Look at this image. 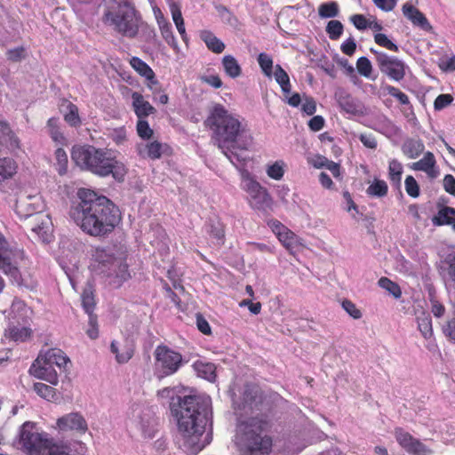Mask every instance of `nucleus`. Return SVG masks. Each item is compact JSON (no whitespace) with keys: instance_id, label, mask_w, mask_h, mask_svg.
I'll list each match as a JSON object with an SVG mask.
<instances>
[{"instance_id":"obj_41","label":"nucleus","mask_w":455,"mask_h":455,"mask_svg":"<svg viewBox=\"0 0 455 455\" xmlns=\"http://www.w3.org/2000/svg\"><path fill=\"white\" fill-rule=\"evenodd\" d=\"M343 28V24L339 20H331L326 26V33L328 34L330 39L337 40L342 35Z\"/></svg>"},{"instance_id":"obj_23","label":"nucleus","mask_w":455,"mask_h":455,"mask_svg":"<svg viewBox=\"0 0 455 455\" xmlns=\"http://www.w3.org/2000/svg\"><path fill=\"white\" fill-rule=\"evenodd\" d=\"M110 351L115 354L117 363H125L133 356L134 344L130 340H126L122 347V351H120L117 343L116 341H112L110 345Z\"/></svg>"},{"instance_id":"obj_32","label":"nucleus","mask_w":455,"mask_h":455,"mask_svg":"<svg viewBox=\"0 0 455 455\" xmlns=\"http://www.w3.org/2000/svg\"><path fill=\"white\" fill-rule=\"evenodd\" d=\"M314 166L315 168L321 169L325 167L328 169L334 177L339 176V164L329 160L327 157L323 156H317L314 160Z\"/></svg>"},{"instance_id":"obj_27","label":"nucleus","mask_w":455,"mask_h":455,"mask_svg":"<svg viewBox=\"0 0 455 455\" xmlns=\"http://www.w3.org/2000/svg\"><path fill=\"white\" fill-rule=\"evenodd\" d=\"M193 367L196 371L197 375L209 381H214L216 379V367L212 363H204L202 361H196Z\"/></svg>"},{"instance_id":"obj_31","label":"nucleus","mask_w":455,"mask_h":455,"mask_svg":"<svg viewBox=\"0 0 455 455\" xmlns=\"http://www.w3.org/2000/svg\"><path fill=\"white\" fill-rule=\"evenodd\" d=\"M161 148L162 145L154 141L147 145L139 146L138 153L142 157H149L151 159H157L161 156Z\"/></svg>"},{"instance_id":"obj_14","label":"nucleus","mask_w":455,"mask_h":455,"mask_svg":"<svg viewBox=\"0 0 455 455\" xmlns=\"http://www.w3.org/2000/svg\"><path fill=\"white\" fill-rule=\"evenodd\" d=\"M245 190L249 195V204L253 209L267 212L271 208L272 197L258 181L247 179Z\"/></svg>"},{"instance_id":"obj_59","label":"nucleus","mask_w":455,"mask_h":455,"mask_svg":"<svg viewBox=\"0 0 455 455\" xmlns=\"http://www.w3.org/2000/svg\"><path fill=\"white\" fill-rule=\"evenodd\" d=\"M88 316L89 328L87 329L86 333L92 339H95L99 336L97 315H88Z\"/></svg>"},{"instance_id":"obj_61","label":"nucleus","mask_w":455,"mask_h":455,"mask_svg":"<svg viewBox=\"0 0 455 455\" xmlns=\"http://www.w3.org/2000/svg\"><path fill=\"white\" fill-rule=\"evenodd\" d=\"M453 100V98L451 94H440L435 100L434 107L435 109L440 110L449 106Z\"/></svg>"},{"instance_id":"obj_19","label":"nucleus","mask_w":455,"mask_h":455,"mask_svg":"<svg viewBox=\"0 0 455 455\" xmlns=\"http://www.w3.org/2000/svg\"><path fill=\"white\" fill-rule=\"evenodd\" d=\"M403 13L408 20H410L413 23V25L418 26L426 31L432 29V26L430 25L425 15L413 5L404 4L403 5Z\"/></svg>"},{"instance_id":"obj_20","label":"nucleus","mask_w":455,"mask_h":455,"mask_svg":"<svg viewBox=\"0 0 455 455\" xmlns=\"http://www.w3.org/2000/svg\"><path fill=\"white\" fill-rule=\"evenodd\" d=\"M43 361L59 368L60 371H66L68 364L70 363L69 358L59 348H49L43 354Z\"/></svg>"},{"instance_id":"obj_10","label":"nucleus","mask_w":455,"mask_h":455,"mask_svg":"<svg viewBox=\"0 0 455 455\" xmlns=\"http://www.w3.org/2000/svg\"><path fill=\"white\" fill-rule=\"evenodd\" d=\"M233 407L235 411H262L263 397L260 387L253 383H245L240 391V395L232 394Z\"/></svg>"},{"instance_id":"obj_35","label":"nucleus","mask_w":455,"mask_h":455,"mask_svg":"<svg viewBox=\"0 0 455 455\" xmlns=\"http://www.w3.org/2000/svg\"><path fill=\"white\" fill-rule=\"evenodd\" d=\"M366 192L371 196L383 197L387 194V185L384 180H375Z\"/></svg>"},{"instance_id":"obj_33","label":"nucleus","mask_w":455,"mask_h":455,"mask_svg":"<svg viewBox=\"0 0 455 455\" xmlns=\"http://www.w3.org/2000/svg\"><path fill=\"white\" fill-rule=\"evenodd\" d=\"M403 173V166L397 160L393 159L389 163L388 176L393 185L400 187Z\"/></svg>"},{"instance_id":"obj_34","label":"nucleus","mask_w":455,"mask_h":455,"mask_svg":"<svg viewBox=\"0 0 455 455\" xmlns=\"http://www.w3.org/2000/svg\"><path fill=\"white\" fill-rule=\"evenodd\" d=\"M0 130L3 133V139L9 143V147L12 149L18 148L19 140L14 132L10 129L8 124L4 121H0Z\"/></svg>"},{"instance_id":"obj_62","label":"nucleus","mask_w":455,"mask_h":455,"mask_svg":"<svg viewBox=\"0 0 455 455\" xmlns=\"http://www.w3.org/2000/svg\"><path fill=\"white\" fill-rule=\"evenodd\" d=\"M343 53L348 56H352L356 49V43L353 37H349L340 46Z\"/></svg>"},{"instance_id":"obj_8","label":"nucleus","mask_w":455,"mask_h":455,"mask_svg":"<svg viewBox=\"0 0 455 455\" xmlns=\"http://www.w3.org/2000/svg\"><path fill=\"white\" fill-rule=\"evenodd\" d=\"M24 259V251L7 242L0 233V270L8 275L17 285H25L20 272V265Z\"/></svg>"},{"instance_id":"obj_3","label":"nucleus","mask_w":455,"mask_h":455,"mask_svg":"<svg viewBox=\"0 0 455 455\" xmlns=\"http://www.w3.org/2000/svg\"><path fill=\"white\" fill-rule=\"evenodd\" d=\"M93 257L95 271L113 288H119L131 278L126 263L127 251L123 245L98 247Z\"/></svg>"},{"instance_id":"obj_26","label":"nucleus","mask_w":455,"mask_h":455,"mask_svg":"<svg viewBox=\"0 0 455 455\" xmlns=\"http://www.w3.org/2000/svg\"><path fill=\"white\" fill-rule=\"evenodd\" d=\"M418 329L421 332L424 339H430L433 335L432 319L430 314L419 311L416 315Z\"/></svg>"},{"instance_id":"obj_56","label":"nucleus","mask_w":455,"mask_h":455,"mask_svg":"<svg viewBox=\"0 0 455 455\" xmlns=\"http://www.w3.org/2000/svg\"><path fill=\"white\" fill-rule=\"evenodd\" d=\"M209 233L217 240L222 242L224 237V230L221 223L219 221L211 220L209 224Z\"/></svg>"},{"instance_id":"obj_37","label":"nucleus","mask_w":455,"mask_h":455,"mask_svg":"<svg viewBox=\"0 0 455 455\" xmlns=\"http://www.w3.org/2000/svg\"><path fill=\"white\" fill-rule=\"evenodd\" d=\"M339 4L336 2L322 4L318 8V14L321 18H334L339 15Z\"/></svg>"},{"instance_id":"obj_39","label":"nucleus","mask_w":455,"mask_h":455,"mask_svg":"<svg viewBox=\"0 0 455 455\" xmlns=\"http://www.w3.org/2000/svg\"><path fill=\"white\" fill-rule=\"evenodd\" d=\"M157 395L162 400H165L169 403L170 411L172 412V403L178 399L183 398V395H178L176 388L174 387H164L157 392Z\"/></svg>"},{"instance_id":"obj_64","label":"nucleus","mask_w":455,"mask_h":455,"mask_svg":"<svg viewBox=\"0 0 455 455\" xmlns=\"http://www.w3.org/2000/svg\"><path fill=\"white\" fill-rule=\"evenodd\" d=\"M439 68L446 72L455 71V55L448 59L440 60Z\"/></svg>"},{"instance_id":"obj_2","label":"nucleus","mask_w":455,"mask_h":455,"mask_svg":"<svg viewBox=\"0 0 455 455\" xmlns=\"http://www.w3.org/2000/svg\"><path fill=\"white\" fill-rule=\"evenodd\" d=\"M205 124L212 132V139L227 158L237 168L244 165L250 159L247 152L252 137L240 120L222 105L216 104Z\"/></svg>"},{"instance_id":"obj_24","label":"nucleus","mask_w":455,"mask_h":455,"mask_svg":"<svg viewBox=\"0 0 455 455\" xmlns=\"http://www.w3.org/2000/svg\"><path fill=\"white\" fill-rule=\"evenodd\" d=\"M455 219V208L450 206H442L439 208L437 214L432 218L434 226H452Z\"/></svg>"},{"instance_id":"obj_54","label":"nucleus","mask_w":455,"mask_h":455,"mask_svg":"<svg viewBox=\"0 0 455 455\" xmlns=\"http://www.w3.org/2000/svg\"><path fill=\"white\" fill-rule=\"evenodd\" d=\"M274 76H275L276 83L280 86H283V85L287 86V84L290 83V77H289L287 72L280 65H275Z\"/></svg>"},{"instance_id":"obj_11","label":"nucleus","mask_w":455,"mask_h":455,"mask_svg":"<svg viewBox=\"0 0 455 455\" xmlns=\"http://www.w3.org/2000/svg\"><path fill=\"white\" fill-rule=\"evenodd\" d=\"M24 228L29 232L28 236L43 243L50 242L52 233V222L47 213L37 212L24 219Z\"/></svg>"},{"instance_id":"obj_9","label":"nucleus","mask_w":455,"mask_h":455,"mask_svg":"<svg viewBox=\"0 0 455 455\" xmlns=\"http://www.w3.org/2000/svg\"><path fill=\"white\" fill-rule=\"evenodd\" d=\"M188 416H212L211 400L209 397L188 395L178 399L172 405V416L179 414Z\"/></svg>"},{"instance_id":"obj_43","label":"nucleus","mask_w":455,"mask_h":455,"mask_svg":"<svg viewBox=\"0 0 455 455\" xmlns=\"http://www.w3.org/2000/svg\"><path fill=\"white\" fill-rule=\"evenodd\" d=\"M435 164V160L434 155L431 152H427L422 159L413 164V168L425 172L434 167Z\"/></svg>"},{"instance_id":"obj_48","label":"nucleus","mask_w":455,"mask_h":455,"mask_svg":"<svg viewBox=\"0 0 455 455\" xmlns=\"http://www.w3.org/2000/svg\"><path fill=\"white\" fill-rule=\"evenodd\" d=\"M404 183L407 194L413 198H417L419 196V186L416 180L412 176H407Z\"/></svg>"},{"instance_id":"obj_57","label":"nucleus","mask_w":455,"mask_h":455,"mask_svg":"<svg viewBox=\"0 0 455 455\" xmlns=\"http://www.w3.org/2000/svg\"><path fill=\"white\" fill-rule=\"evenodd\" d=\"M386 90L389 95H391L394 98H396L401 104L407 105L410 103L408 96L403 92H401L399 89L391 85H387L386 87Z\"/></svg>"},{"instance_id":"obj_28","label":"nucleus","mask_w":455,"mask_h":455,"mask_svg":"<svg viewBox=\"0 0 455 455\" xmlns=\"http://www.w3.org/2000/svg\"><path fill=\"white\" fill-rule=\"evenodd\" d=\"M424 144L419 140L409 139L404 141L402 150L409 158H417L424 150Z\"/></svg>"},{"instance_id":"obj_7","label":"nucleus","mask_w":455,"mask_h":455,"mask_svg":"<svg viewBox=\"0 0 455 455\" xmlns=\"http://www.w3.org/2000/svg\"><path fill=\"white\" fill-rule=\"evenodd\" d=\"M176 421L177 434L183 443V445L196 452L204 448L205 443L201 437L205 432L207 424L212 426V416H192L179 414L172 416Z\"/></svg>"},{"instance_id":"obj_52","label":"nucleus","mask_w":455,"mask_h":455,"mask_svg":"<svg viewBox=\"0 0 455 455\" xmlns=\"http://www.w3.org/2000/svg\"><path fill=\"white\" fill-rule=\"evenodd\" d=\"M109 137L116 145H122L127 140L126 129L124 127L112 129L109 132Z\"/></svg>"},{"instance_id":"obj_38","label":"nucleus","mask_w":455,"mask_h":455,"mask_svg":"<svg viewBox=\"0 0 455 455\" xmlns=\"http://www.w3.org/2000/svg\"><path fill=\"white\" fill-rule=\"evenodd\" d=\"M82 306L87 315H94L95 299L91 288L84 289L82 295Z\"/></svg>"},{"instance_id":"obj_55","label":"nucleus","mask_w":455,"mask_h":455,"mask_svg":"<svg viewBox=\"0 0 455 455\" xmlns=\"http://www.w3.org/2000/svg\"><path fill=\"white\" fill-rule=\"evenodd\" d=\"M55 157L58 164L60 165L59 173L64 174L66 172L68 164V156L65 150L61 148H57L55 151Z\"/></svg>"},{"instance_id":"obj_51","label":"nucleus","mask_w":455,"mask_h":455,"mask_svg":"<svg viewBox=\"0 0 455 455\" xmlns=\"http://www.w3.org/2000/svg\"><path fill=\"white\" fill-rule=\"evenodd\" d=\"M137 132L144 140H148L153 135V130L149 127L148 121L143 119H139L137 123Z\"/></svg>"},{"instance_id":"obj_50","label":"nucleus","mask_w":455,"mask_h":455,"mask_svg":"<svg viewBox=\"0 0 455 455\" xmlns=\"http://www.w3.org/2000/svg\"><path fill=\"white\" fill-rule=\"evenodd\" d=\"M267 173L270 178H272L275 180H280L283 178V173H284L283 163V162H275L272 165L268 166V168L267 170Z\"/></svg>"},{"instance_id":"obj_17","label":"nucleus","mask_w":455,"mask_h":455,"mask_svg":"<svg viewBox=\"0 0 455 455\" xmlns=\"http://www.w3.org/2000/svg\"><path fill=\"white\" fill-rule=\"evenodd\" d=\"M57 427L60 431H76L84 434L88 430L87 421L79 412H70L57 419Z\"/></svg>"},{"instance_id":"obj_6","label":"nucleus","mask_w":455,"mask_h":455,"mask_svg":"<svg viewBox=\"0 0 455 455\" xmlns=\"http://www.w3.org/2000/svg\"><path fill=\"white\" fill-rule=\"evenodd\" d=\"M140 17L134 6L127 0L115 1L108 4L104 13V22L124 36L133 38L138 35Z\"/></svg>"},{"instance_id":"obj_49","label":"nucleus","mask_w":455,"mask_h":455,"mask_svg":"<svg viewBox=\"0 0 455 455\" xmlns=\"http://www.w3.org/2000/svg\"><path fill=\"white\" fill-rule=\"evenodd\" d=\"M374 40L379 45L393 52H398V46L393 43L388 37L382 33L375 34Z\"/></svg>"},{"instance_id":"obj_12","label":"nucleus","mask_w":455,"mask_h":455,"mask_svg":"<svg viewBox=\"0 0 455 455\" xmlns=\"http://www.w3.org/2000/svg\"><path fill=\"white\" fill-rule=\"evenodd\" d=\"M371 52L374 53L376 63L382 74L395 82H400L404 78L405 64L403 60L372 48Z\"/></svg>"},{"instance_id":"obj_25","label":"nucleus","mask_w":455,"mask_h":455,"mask_svg":"<svg viewBox=\"0 0 455 455\" xmlns=\"http://www.w3.org/2000/svg\"><path fill=\"white\" fill-rule=\"evenodd\" d=\"M200 38L204 42L207 48L214 53H221L225 49V44L209 30L201 31Z\"/></svg>"},{"instance_id":"obj_16","label":"nucleus","mask_w":455,"mask_h":455,"mask_svg":"<svg viewBox=\"0 0 455 455\" xmlns=\"http://www.w3.org/2000/svg\"><path fill=\"white\" fill-rule=\"evenodd\" d=\"M29 373L34 377L45 380L52 385L58 384V373L54 366L43 361V352H41L29 368Z\"/></svg>"},{"instance_id":"obj_47","label":"nucleus","mask_w":455,"mask_h":455,"mask_svg":"<svg viewBox=\"0 0 455 455\" xmlns=\"http://www.w3.org/2000/svg\"><path fill=\"white\" fill-rule=\"evenodd\" d=\"M356 68H357L358 72L365 77H369L371 74V70H372L371 63L368 60V58H366L364 56L360 57L357 60Z\"/></svg>"},{"instance_id":"obj_5","label":"nucleus","mask_w":455,"mask_h":455,"mask_svg":"<svg viewBox=\"0 0 455 455\" xmlns=\"http://www.w3.org/2000/svg\"><path fill=\"white\" fill-rule=\"evenodd\" d=\"M267 422L251 418L238 424L237 438L241 455H268L272 439L265 433Z\"/></svg>"},{"instance_id":"obj_45","label":"nucleus","mask_w":455,"mask_h":455,"mask_svg":"<svg viewBox=\"0 0 455 455\" xmlns=\"http://www.w3.org/2000/svg\"><path fill=\"white\" fill-rule=\"evenodd\" d=\"M160 30L162 36L166 41V43L176 49L178 47L175 36H173L172 26L170 23H164L163 25L159 22Z\"/></svg>"},{"instance_id":"obj_4","label":"nucleus","mask_w":455,"mask_h":455,"mask_svg":"<svg viewBox=\"0 0 455 455\" xmlns=\"http://www.w3.org/2000/svg\"><path fill=\"white\" fill-rule=\"evenodd\" d=\"M71 158L77 166L97 175L113 178L121 182L127 173L124 164L114 158L107 157L106 153L93 146L84 145L73 147Z\"/></svg>"},{"instance_id":"obj_22","label":"nucleus","mask_w":455,"mask_h":455,"mask_svg":"<svg viewBox=\"0 0 455 455\" xmlns=\"http://www.w3.org/2000/svg\"><path fill=\"white\" fill-rule=\"evenodd\" d=\"M131 66L142 76L149 82V87L158 84L156 76L152 68L142 60L138 57H132L130 60Z\"/></svg>"},{"instance_id":"obj_21","label":"nucleus","mask_w":455,"mask_h":455,"mask_svg":"<svg viewBox=\"0 0 455 455\" xmlns=\"http://www.w3.org/2000/svg\"><path fill=\"white\" fill-rule=\"evenodd\" d=\"M132 106L139 119H143L156 112V108L148 101L145 100L140 93L135 92L132 93Z\"/></svg>"},{"instance_id":"obj_53","label":"nucleus","mask_w":455,"mask_h":455,"mask_svg":"<svg viewBox=\"0 0 455 455\" xmlns=\"http://www.w3.org/2000/svg\"><path fill=\"white\" fill-rule=\"evenodd\" d=\"M6 56L9 60L18 62L26 58V50L22 46L10 49L6 52Z\"/></svg>"},{"instance_id":"obj_30","label":"nucleus","mask_w":455,"mask_h":455,"mask_svg":"<svg viewBox=\"0 0 455 455\" xmlns=\"http://www.w3.org/2000/svg\"><path fill=\"white\" fill-rule=\"evenodd\" d=\"M337 97H338L337 100H338L339 106L345 112H347L348 114H355L359 111L358 106H357L355 99L348 93L342 92H339L337 95Z\"/></svg>"},{"instance_id":"obj_42","label":"nucleus","mask_w":455,"mask_h":455,"mask_svg":"<svg viewBox=\"0 0 455 455\" xmlns=\"http://www.w3.org/2000/svg\"><path fill=\"white\" fill-rule=\"evenodd\" d=\"M259 65L265 76L270 77L272 76L273 60L271 56L265 52H261L258 56Z\"/></svg>"},{"instance_id":"obj_1","label":"nucleus","mask_w":455,"mask_h":455,"mask_svg":"<svg viewBox=\"0 0 455 455\" xmlns=\"http://www.w3.org/2000/svg\"><path fill=\"white\" fill-rule=\"evenodd\" d=\"M69 216L81 230L94 237H106L121 220V213L105 196L88 188H80L72 203Z\"/></svg>"},{"instance_id":"obj_63","label":"nucleus","mask_w":455,"mask_h":455,"mask_svg":"<svg viewBox=\"0 0 455 455\" xmlns=\"http://www.w3.org/2000/svg\"><path fill=\"white\" fill-rule=\"evenodd\" d=\"M443 188L447 193L455 196V178L451 174H446L444 176Z\"/></svg>"},{"instance_id":"obj_36","label":"nucleus","mask_w":455,"mask_h":455,"mask_svg":"<svg viewBox=\"0 0 455 455\" xmlns=\"http://www.w3.org/2000/svg\"><path fill=\"white\" fill-rule=\"evenodd\" d=\"M16 172V165L11 158L0 159V179L6 180L11 178Z\"/></svg>"},{"instance_id":"obj_58","label":"nucleus","mask_w":455,"mask_h":455,"mask_svg":"<svg viewBox=\"0 0 455 455\" xmlns=\"http://www.w3.org/2000/svg\"><path fill=\"white\" fill-rule=\"evenodd\" d=\"M342 307L354 319H360L362 317L361 311L356 307V306L352 301L348 299L343 300Z\"/></svg>"},{"instance_id":"obj_29","label":"nucleus","mask_w":455,"mask_h":455,"mask_svg":"<svg viewBox=\"0 0 455 455\" xmlns=\"http://www.w3.org/2000/svg\"><path fill=\"white\" fill-rule=\"evenodd\" d=\"M222 66L225 73L231 78H236L242 74V68L238 61L232 55H226L222 58Z\"/></svg>"},{"instance_id":"obj_15","label":"nucleus","mask_w":455,"mask_h":455,"mask_svg":"<svg viewBox=\"0 0 455 455\" xmlns=\"http://www.w3.org/2000/svg\"><path fill=\"white\" fill-rule=\"evenodd\" d=\"M44 209V204L39 195L20 196L15 204V211L21 219L43 212Z\"/></svg>"},{"instance_id":"obj_60","label":"nucleus","mask_w":455,"mask_h":455,"mask_svg":"<svg viewBox=\"0 0 455 455\" xmlns=\"http://www.w3.org/2000/svg\"><path fill=\"white\" fill-rule=\"evenodd\" d=\"M31 334V330L27 327H13L11 329V336L15 340H25Z\"/></svg>"},{"instance_id":"obj_13","label":"nucleus","mask_w":455,"mask_h":455,"mask_svg":"<svg viewBox=\"0 0 455 455\" xmlns=\"http://www.w3.org/2000/svg\"><path fill=\"white\" fill-rule=\"evenodd\" d=\"M155 357L161 371V378L175 373L182 363V355L164 345L156 347Z\"/></svg>"},{"instance_id":"obj_40","label":"nucleus","mask_w":455,"mask_h":455,"mask_svg":"<svg viewBox=\"0 0 455 455\" xmlns=\"http://www.w3.org/2000/svg\"><path fill=\"white\" fill-rule=\"evenodd\" d=\"M378 283L382 289L387 291L395 299H399L402 296L400 286L396 283L391 281L389 278L381 277Z\"/></svg>"},{"instance_id":"obj_44","label":"nucleus","mask_w":455,"mask_h":455,"mask_svg":"<svg viewBox=\"0 0 455 455\" xmlns=\"http://www.w3.org/2000/svg\"><path fill=\"white\" fill-rule=\"evenodd\" d=\"M68 112L64 116L65 121L71 126L79 125L81 120L78 115V108L73 103H68Z\"/></svg>"},{"instance_id":"obj_18","label":"nucleus","mask_w":455,"mask_h":455,"mask_svg":"<svg viewBox=\"0 0 455 455\" xmlns=\"http://www.w3.org/2000/svg\"><path fill=\"white\" fill-rule=\"evenodd\" d=\"M395 438L399 444L408 452L414 455H427L430 451L421 442L412 437L408 432L402 428L395 429Z\"/></svg>"},{"instance_id":"obj_46","label":"nucleus","mask_w":455,"mask_h":455,"mask_svg":"<svg viewBox=\"0 0 455 455\" xmlns=\"http://www.w3.org/2000/svg\"><path fill=\"white\" fill-rule=\"evenodd\" d=\"M34 390L36 392L38 395L47 400L53 398L55 395V389L44 383H35Z\"/></svg>"}]
</instances>
